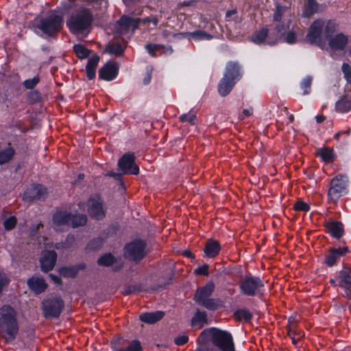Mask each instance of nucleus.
<instances>
[{
    "label": "nucleus",
    "mask_w": 351,
    "mask_h": 351,
    "mask_svg": "<svg viewBox=\"0 0 351 351\" xmlns=\"http://www.w3.org/2000/svg\"><path fill=\"white\" fill-rule=\"evenodd\" d=\"M342 71L347 82L351 83V66L348 63H343L342 65Z\"/></svg>",
    "instance_id": "obj_49"
},
{
    "label": "nucleus",
    "mask_w": 351,
    "mask_h": 351,
    "mask_svg": "<svg viewBox=\"0 0 351 351\" xmlns=\"http://www.w3.org/2000/svg\"><path fill=\"white\" fill-rule=\"evenodd\" d=\"M287 14H290V10L288 8L277 5L273 16L274 21L280 23Z\"/></svg>",
    "instance_id": "obj_35"
},
{
    "label": "nucleus",
    "mask_w": 351,
    "mask_h": 351,
    "mask_svg": "<svg viewBox=\"0 0 351 351\" xmlns=\"http://www.w3.org/2000/svg\"><path fill=\"white\" fill-rule=\"evenodd\" d=\"M40 93L37 90H34L28 93L27 95V102L30 104L38 103L40 101Z\"/></svg>",
    "instance_id": "obj_44"
},
{
    "label": "nucleus",
    "mask_w": 351,
    "mask_h": 351,
    "mask_svg": "<svg viewBox=\"0 0 351 351\" xmlns=\"http://www.w3.org/2000/svg\"><path fill=\"white\" fill-rule=\"evenodd\" d=\"M145 49L148 53L153 57L157 56V53L162 54H171L173 49L170 46H165L162 45L149 43L145 45Z\"/></svg>",
    "instance_id": "obj_25"
},
{
    "label": "nucleus",
    "mask_w": 351,
    "mask_h": 351,
    "mask_svg": "<svg viewBox=\"0 0 351 351\" xmlns=\"http://www.w3.org/2000/svg\"><path fill=\"white\" fill-rule=\"evenodd\" d=\"M312 83V77H306L304 78L301 84L302 87L304 89V94L308 93V88H310Z\"/></svg>",
    "instance_id": "obj_51"
},
{
    "label": "nucleus",
    "mask_w": 351,
    "mask_h": 351,
    "mask_svg": "<svg viewBox=\"0 0 351 351\" xmlns=\"http://www.w3.org/2000/svg\"><path fill=\"white\" fill-rule=\"evenodd\" d=\"M99 61V57L95 55L91 57L86 66V76L89 80H93L95 77L96 69Z\"/></svg>",
    "instance_id": "obj_29"
},
{
    "label": "nucleus",
    "mask_w": 351,
    "mask_h": 351,
    "mask_svg": "<svg viewBox=\"0 0 351 351\" xmlns=\"http://www.w3.org/2000/svg\"><path fill=\"white\" fill-rule=\"evenodd\" d=\"M78 271H79V269L77 267L72 266V267H62L60 269V273L61 276H62L63 277L74 278L76 276Z\"/></svg>",
    "instance_id": "obj_41"
},
{
    "label": "nucleus",
    "mask_w": 351,
    "mask_h": 351,
    "mask_svg": "<svg viewBox=\"0 0 351 351\" xmlns=\"http://www.w3.org/2000/svg\"><path fill=\"white\" fill-rule=\"evenodd\" d=\"M63 16L56 11H50L47 16L42 17L36 27L49 37H56L63 27Z\"/></svg>",
    "instance_id": "obj_4"
},
{
    "label": "nucleus",
    "mask_w": 351,
    "mask_h": 351,
    "mask_svg": "<svg viewBox=\"0 0 351 351\" xmlns=\"http://www.w3.org/2000/svg\"><path fill=\"white\" fill-rule=\"evenodd\" d=\"M267 33L268 29L263 27L253 34L252 40L256 44H261L263 42L267 43Z\"/></svg>",
    "instance_id": "obj_36"
},
{
    "label": "nucleus",
    "mask_w": 351,
    "mask_h": 351,
    "mask_svg": "<svg viewBox=\"0 0 351 351\" xmlns=\"http://www.w3.org/2000/svg\"><path fill=\"white\" fill-rule=\"evenodd\" d=\"M14 154L15 151L11 147L0 152V165L8 162L13 158Z\"/></svg>",
    "instance_id": "obj_39"
},
{
    "label": "nucleus",
    "mask_w": 351,
    "mask_h": 351,
    "mask_svg": "<svg viewBox=\"0 0 351 351\" xmlns=\"http://www.w3.org/2000/svg\"><path fill=\"white\" fill-rule=\"evenodd\" d=\"M241 78L240 66L237 62L227 64L223 77L218 84V92L222 97L228 95Z\"/></svg>",
    "instance_id": "obj_3"
},
{
    "label": "nucleus",
    "mask_w": 351,
    "mask_h": 351,
    "mask_svg": "<svg viewBox=\"0 0 351 351\" xmlns=\"http://www.w3.org/2000/svg\"><path fill=\"white\" fill-rule=\"evenodd\" d=\"M40 82L38 76H35L32 79H28L23 82V86L27 89H33Z\"/></svg>",
    "instance_id": "obj_47"
},
{
    "label": "nucleus",
    "mask_w": 351,
    "mask_h": 351,
    "mask_svg": "<svg viewBox=\"0 0 351 351\" xmlns=\"http://www.w3.org/2000/svg\"><path fill=\"white\" fill-rule=\"evenodd\" d=\"M348 177L343 174H338L330 180L327 197L330 204L336 205L339 199L348 193Z\"/></svg>",
    "instance_id": "obj_6"
},
{
    "label": "nucleus",
    "mask_w": 351,
    "mask_h": 351,
    "mask_svg": "<svg viewBox=\"0 0 351 351\" xmlns=\"http://www.w3.org/2000/svg\"><path fill=\"white\" fill-rule=\"evenodd\" d=\"M118 167L123 174L137 175L139 168L135 163V156L132 152L124 154L119 160Z\"/></svg>",
    "instance_id": "obj_11"
},
{
    "label": "nucleus",
    "mask_w": 351,
    "mask_h": 351,
    "mask_svg": "<svg viewBox=\"0 0 351 351\" xmlns=\"http://www.w3.org/2000/svg\"><path fill=\"white\" fill-rule=\"evenodd\" d=\"M221 250L220 243L217 240L208 239L205 243L204 252L205 256L213 258L217 256Z\"/></svg>",
    "instance_id": "obj_24"
},
{
    "label": "nucleus",
    "mask_w": 351,
    "mask_h": 351,
    "mask_svg": "<svg viewBox=\"0 0 351 351\" xmlns=\"http://www.w3.org/2000/svg\"><path fill=\"white\" fill-rule=\"evenodd\" d=\"M349 252L348 247H339V248H330L328 253L326 254L325 263L329 266L332 267L336 264L337 260L342 256L345 255Z\"/></svg>",
    "instance_id": "obj_21"
},
{
    "label": "nucleus",
    "mask_w": 351,
    "mask_h": 351,
    "mask_svg": "<svg viewBox=\"0 0 351 351\" xmlns=\"http://www.w3.org/2000/svg\"><path fill=\"white\" fill-rule=\"evenodd\" d=\"M338 285L344 290V296L351 299V268H345L339 272Z\"/></svg>",
    "instance_id": "obj_15"
},
{
    "label": "nucleus",
    "mask_w": 351,
    "mask_h": 351,
    "mask_svg": "<svg viewBox=\"0 0 351 351\" xmlns=\"http://www.w3.org/2000/svg\"><path fill=\"white\" fill-rule=\"evenodd\" d=\"M47 189L42 184H34L29 187L24 193V197L27 201L45 199L47 195Z\"/></svg>",
    "instance_id": "obj_16"
},
{
    "label": "nucleus",
    "mask_w": 351,
    "mask_h": 351,
    "mask_svg": "<svg viewBox=\"0 0 351 351\" xmlns=\"http://www.w3.org/2000/svg\"><path fill=\"white\" fill-rule=\"evenodd\" d=\"M87 217L85 215H73L71 214L70 226L77 228L83 226L86 223Z\"/></svg>",
    "instance_id": "obj_37"
},
{
    "label": "nucleus",
    "mask_w": 351,
    "mask_h": 351,
    "mask_svg": "<svg viewBox=\"0 0 351 351\" xmlns=\"http://www.w3.org/2000/svg\"><path fill=\"white\" fill-rule=\"evenodd\" d=\"M324 227L328 233L337 239H340L343 234V225L340 221H326L324 222Z\"/></svg>",
    "instance_id": "obj_22"
},
{
    "label": "nucleus",
    "mask_w": 351,
    "mask_h": 351,
    "mask_svg": "<svg viewBox=\"0 0 351 351\" xmlns=\"http://www.w3.org/2000/svg\"><path fill=\"white\" fill-rule=\"evenodd\" d=\"M106 175L108 176H110V177H113L114 178H115L117 180H121V178H122V175L121 173H114V172H112V171L108 172Z\"/></svg>",
    "instance_id": "obj_58"
},
{
    "label": "nucleus",
    "mask_w": 351,
    "mask_h": 351,
    "mask_svg": "<svg viewBox=\"0 0 351 351\" xmlns=\"http://www.w3.org/2000/svg\"><path fill=\"white\" fill-rule=\"evenodd\" d=\"M317 155L319 156L325 162H332L335 158L333 150L329 147L317 149Z\"/></svg>",
    "instance_id": "obj_34"
},
{
    "label": "nucleus",
    "mask_w": 351,
    "mask_h": 351,
    "mask_svg": "<svg viewBox=\"0 0 351 351\" xmlns=\"http://www.w3.org/2000/svg\"><path fill=\"white\" fill-rule=\"evenodd\" d=\"M73 51L75 52L76 56L80 59L86 58L90 53V51L84 45L81 44L75 45L73 46Z\"/></svg>",
    "instance_id": "obj_38"
},
{
    "label": "nucleus",
    "mask_w": 351,
    "mask_h": 351,
    "mask_svg": "<svg viewBox=\"0 0 351 351\" xmlns=\"http://www.w3.org/2000/svg\"><path fill=\"white\" fill-rule=\"evenodd\" d=\"M207 323L208 317L206 312L197 309L191 319V326L193 327H197L200 329Z\"/></svg>",
    "instance_id": "obj_27"
},
{
    "label": "nucleus",
    "mask_w": 351,
    "mask_h": 351,
    "mask_svg": "<svg viewBox=\"0 0 351 351\" xmlns=\"http://www.w3.org/2000/svg\"><path fill=\"white\" fill-rule=\"evenodd\" d=\"M125 48V43L119 41H114L108 44L106 51L116 56H121Z\"/></svg>",
    "instance_id": "obj_31"
},
{
    "label": "nucleus",
    "mask_w": 351,
    "mask_h": 351,
    "mask_svg": "<svg viewBox=\"0 0 351 351\" xmlns=\"http://www.w3.org/2000/svg\"><path fill=\"white\" fill-rule=\"evenodd\" d=\"M326 119V117L324 115H319L316 117V121L318 123L324 122Z\"/></svg>",
    "instance_id": "obj_64"
},
{
    "label": "nucleus",
    "mask_w": 351,
    "mask_h": 351,
    "mask_svg": "<svg viewBox=\"0 0 351 351\" xmlns=\"http://www.w3.org/2000/svg\"><path fill=\"white\" fill-rule=\"evenodd\" d=\"M93 21L91 11L86 8L80 9L73 13L66 24L71 33L79 34H88Z\"/></svg>",
    "instance_id": "obj_2"
},
{
    "label": "nucleus",
    "mask_w": 351,
    "mask_h": 351,
    "mask_svg": "<svg viewBox=\"0 0 351 351\" xmlns=\"http://www.w3.org/2000/svg\"><path fill=\"white\" fill-rule=\"evenodd\" d=\"M184 256L188 258H194V254L189 250H185L183 253Z\"/></svg>",
    "instance_id": "obj_63"
},
{
    "label": "nucleus",
    "mask_w": 351,
    "mask_h": 351,
    "mask_svg": "<svg viewBox=\"0 0 351 351\" xmlns=\"http://www.w3.org/2000/svg\"><path fill=\"white\" fill-rule=\"evenodd\" d=\"M324 21L322 19L315 20L310 26L306 40L311 44H315L319 47L324 44L322 34L324 30Z\"/></svg>",
    "instance_id": "obj_12"
},
{
    "label": "nucleus",
    "mask_w": 351,
    "mask_h": 351,
    "mask_svg": "<svg viewBox=\"0 0 351 351\" xmlns=\"http://www.w3.org/2000/svg\"><path fill=\"white\" fill-rule=\"evenodd\" d=\"M208 265L206 264H204V265L197 267L195 269V274L197 275H201V276H208Z\"/></svg>",
    "instance_id": "obj_50"
},
{
    "label": "nucleus",
    "mask_w": 351,
    "mask_h": 351,
    "mask_svg": "<svg viewBox=\"0 0 351 351\" xmlns=\"http://www.w3.org/2000/svg\"><path fill=\"white\" fill-rule=\"evenodd\" d=\"M29 289L36 295H39L45 291L48 285L43 278L32 276L27 281Z\"/></svg>",
    "instance_id": "obj_20"
},
{
    "label": "nucleus",
    "mask_w": 351,
    "mask_h": 351,
    "mask_svg": "<svg viewBox=\"0 0 351 351\" xmlns=\"http://www.w3.org/2000/svg\"><path fill=\"white\" fill-rule=\"evenodd\" d=\"M339 25L335 20H329L325 25L324 36L328 40L331 37L334 36V34L337 32Z\"/></svg>",
    "instance_id": "obj_33"
},
{
    "label": "nucleus",
    "mask_w": 351,
    "mask_h": 351,
    "mask_svg": "<svg viewBox=\"0 0 351 351\" xmlns=\"http://www.w3.org/2000/svg\"><path fill=\"white\" fill-rule=\"evenodd\" d=\"M199 38L202 39H210V38H212V36L210 35L207 34L206 33L202 32H201L199 34Z\"/></svg>",
    "instance_id": "obj_62"
},
{
    "label": "nucleus",
    "mask_w": 351,
    "mask_h": 351,
    "mask_svg": "<svg viewBox=\"0 0 351 351\" xmlns=\"http://www.w3.org/2000/svg\"><path fill=\"white\" fill-rule=\"evenodd\" d=\"M234 317L237 320L250 322L252 318V313L247 309L243 308L234 313Z\"/></svg>",
    "instance_id": "obj_40"
},
{
    "label": "nucleus",
    "mask_w": 351,
    "mask_h": 351,
    "mask_svg": "<svg viewBox=\"0 0 351 351\" xmlns=\"http://www.w3.org/2000/svg\"><path fill=\"white\" fill-rule=\"evenodd\" d=\"M119 67L115 62H108L99 71L100 79L110 81L116 77L118 74Z\"/></svg>",
    "instance_id": "obj_19"
},
{
    "label": "nucleus",
    "mask_w": 351,
    "mask_h": 351,
    "mask_svg": "<svg viewBox=\"0 0 351 351\" xmlns=\"http://www.w3.org/2000/svg\"><path fill=\"white\" fill-rule=\"evenodd\" d=\"M16 223V217L15 216H12L4 221L3 227L6 230L10 231L15 228Z\"/></svg>",
    "instance_id": "obj_46"
},
{
    "label": "nucleus",
    "mask_w": 351,
    "mask_h": 351,
    "mask_svg": "<svg viewBox=\"0 0 351 351\" xmlns=\"http://www.w3.org/2000/svg\"><path fill=\"white\" fill-rule=\"evenodd\" d=\"M141 21L139 18L134 19L128 15H123L117 22V28L121 34H125L130 30L134 32L138 28Z\"/></svg>",
    "instance_id": "obj_14"
},
{
    "label": "nucleus",
    "mask_w": 351,
    "mask_h": 351,
    "mask_svg": "<svg viewBox=\"0 0 351 351\" xmlns=\"http://www.w3.org/2000/svg\"><path fill=\"white\" fill-rule=\"evenodd\" d=\"M101 245V240L100 239H95L91 241L88 245V247L90 249L95 250L98 247H99Z\"/></svg>",
    "instance_id": "obj_56"
},
{
    "label": "nucleus",
    "mask_w": 351,
    "mask_h": 351,
    "mask_svg": "<svg viewBox=\"0 0 351 351\" xmlns=\"http://www.w3.org/2000/svg\"><path fill=\"white\" fill-rule=\"evenodd\" d=\"M114 351H142L141 342L138 340L132 341L126 348H117L113 347Z\"/></svg>",
    "instance_id": "obj_42"
},
{
    "label": "nucleus",
    "mask_w": 351,
    "mask_h": 351,
    "mask_svg": "<svg viewBox=\"0 0 351 351\" xmlns=\"http://www.w3.org/2000/svg\"><path fill=\"white\" fill-rule=\"evenodd\" d=\"M53 221L57 226H70L71 213L66 211H58L53 215Z\"/></svg>",
    "instance_id": "obj_26"
},
{
    "label": "nucleus",
    "mask_w": 351,
    "mask_h": 351,
    "mask_svg": "<svg viewBox=\"0 0 351 351\" xmlns=\"http://www.w3.org/2000/svg\"><path fill=\"white\" fill-rule=\"evenodd\" d=\"M57 259V254L54 250L45 251L40 258V267L44 272H48L53 269Z\"/></svg>",
    "instance_id": "obj_17"
},
{
    "label": "nucleus",
    "mask_w": 351,
    "mask_h": 351,
    "mask_svg": "<svg viewBox=\"0 0 351 351\" xmlns=\"http://www.w3.org/2000/svg\"><path fill=\"white\" fill-rule=\"evenodd\" d=\"M179 119L182 122H189L191 125H195L197 123L196 114L192 112H189L187 114H182Z\"/></svg>",
    "instance_id": "obj_45"
},
{
    "label": "nucleus",
    "mask_w": 351,
    "mask_h": 351,
    "mask_svg": "<svg viewBox=\"0 0 351 351\" xmlns=\"http://www.w3.org/2000/svg\"><path fill=\"white\" fill-rule=\"evenodd\" d=\"M165 315V313L163 311H156V312H152V313H145L140 315L139 318L140 319L147 324H154L161 319Z\"/></svg>",
    "instance_id": "obj_28"
},
{
    "label": "nucleus",
    "mask_w": 351,
    "mask_h": 351,
    "mask_svg": "<svg viewBox=\"0 0 351 351\" xmlns=\"http://www.w3.org/2000/svg\"><path fill=\"white\" fill-rule=\"evenodd\" d=\"M49 276H50V278L52 279V280H53V282H55L56 283H57V284H60V283L62 282L61 279H60V277H58V276H56V275H53V274H51L49 275Z\"/></svg>",
    "instance_id": "obj_61"
},
{
    "label": "nucleus",
    "mask_w": 351,
    "mask_h": 351,
    "mask_svg": "<svg viewBox=\"0 0 351 351\" xmlns=\"http://www.w3.org/2000/svg\"><path fill=\"white\" fill-rule=\"evenodd\" d=\"M103 204V201L99 195H95L88 199V212L92 218L100 220L105 217L106 211Z\"/></svg>",
    "instance_id": "obj_13"
},
{
    "label": "nucleus",
    "mask_w": 351,
    "mask_h": 351,
    "mask_svg": "<svg viewBox=\"0 0 351 351\" xmlns=\"http://www.w3.org/2000/svg\"><path fill=\"white\" fill-rule=\"evenodd\" d=\"M64 306V302L60 297H53L44 300L41 303V310L46 319L60 317Z\"/></svg>",
    "instance_id": "obj_9"
},
{
    "label": "nucleus",
    "mask_w": 351,
    "mask_h": 351,
    "mask_svg": "<svg viewBox=\"0 0 351 351\" xmlns=\"http://www.w3.org/2000/svg\"><path fill=\"white\" fill-rule=\"evenodd\" d=\"M289 26L282 23H278L273 28L268 29L267 44L274 45L285 34Z\"/></svg>",
    "instance_id": "obj_18"
},
{
    "label": "nucleus",
    "mask_w": 351,
    "mask_h": 351,
    "mask_svg": "<svg viewBox=\"0 0 351 351\" xmlns=\"http://www.w3.org/2000/svg\"><path fill=\"white\" fill-rule=\"evenodd\" d=\"M135 291H136V287L135 286H130L124 291V294L129 295V294L134 293Z\"/></svg>",
    "instance_id": "obj_60"
},
{
    "label": "nucleus",
    "mask_w": 351,
    "mask_h": 351,
    "mask_svg": "<svg viewBox=\"0 0 351 351\" xmlns=\"http://www.w3.org/2000/svg\"><path fill=\"white\" fill-rule=\"evenodd\" d=\"M343 134H345V135H346L347 136H349V134H350V129H348V130H346V131H344V132H339L337 133V134L335 135V137H334V138H335L336 140L339 141V137H340L341 135H343Z\"/></svg>",
    "instance_id": "obj_59"
},
{
    "label": "nucleus",
    "mask_w": 351,
    "mask_h": 351,
    "mask_svg": "<svg viewBox=\"0 0 351 351\" xmlns=\"http://www.w3.org/2000/svg\"><path fill=\"white\" fill-rule=\"evenodd\" d=\"M115 261V258L111 254H106L99 258L97 263L101 266L108 267L112 265Z\"/></svg>",
    "instance_id": "obj_43"
},
{
    "label": "nucleus",
    "mask_w": 351,
    "mask_h": 351,
    "mask_svg": "<svg viewBox=\"0 0 351 351\" xmlns=\"http://www.w3.org/2000/svg\"><path fill=\"white\" fill-rule=\"evenodd\" d=\"M215 288V284L212 281L208 282L204 287L197 288L194 295L195 302L210 311L217 310L221 306L220 300L209 298Z\"/></svg>",
    "instance_id": "obj_5"
},
{
    "label": "nucleus",
    "mask_w": 351,
    "mask_h": 351,
    "mask_svg": "<svg viewBox=\"0 0 351 351\" xmlns=\"http://www.w3.org/2000/svg\"><path fill=\"white\" fill-rule=\"evenodd\" d=\"M19 331L16 311L9 305H3L0 308V337L5 343H10L16 339Z\"/></svg>",
    "instance_id": "obj_1"
},
{
    "label": "nucleus",
    "mask_w": 351,
    "mask_h": 351,
    "mask_svg": "<svg viewBox=\"0 0 351 351\" xmlns=\"http://www.w3.org/2000/svg\"><path fill=\"white\" fill-rule=\"evenodd\" d=\"M319 5L316 0H306L304 5L302 15L304 17H310L317 12Z\"/></svg>",
    "instance_id": "obj_30"
},
{
    "label": "nucleus",
    "mask_w": 351,
    "mask_h": 351,
    "mask_svg": "<svg viewBox=\"0 0 351 351\" xmlns=\"http://www.w3.org/2000/svg\"><path fill=\"white\" fill-rule=\"evenodd\" d=\"M252 114V108L250 109H244L241 114H239V119L240 120H243L245 117H250Z\"/></svg>",
    "instance_id": "obj_57"
},
{
    "label": "nucleus",
    "mask_w": 351,
    "mask_h": 351,
    "mask_svg": "<svg viewBox=\"0 0 351 351\" xmlns=\"http://www.w3.org/2000/svg\"><path fill=\"white\" fill-rule=\"evenodd\" d=\"M296 40H297L296 35L293 32H289L285 38L286 42L289 44L295 43L296 42Z\"/></svg>",
    "instance_id": "obj_55"
},
{
    "label": "nucleus",
    "mask_w": 351,
    "mask_h": 351,
    "mask_svg": "<svg viewBox=\"0 0 351 351\" xmlns=\"http://www.w3.org/2000/svg\"><path fill=\"white\" fill-rule=\"evenodd\" d=\"M209 332L212 335V341L221 351H228L234 346L231 335L216 328H211Z\"/></svg>",
    "instance_id": "obj_10"
},
{
    "label": "nucleus",
    "mask_w": 351,
    "mask_h": 351,
    "mask_svg": "<svg viewBox=\"0 0 351 351\" xmlns=\"http://www.w3.org/2000/svg\"><path fill=\"white\" fill-rule=\"evenodd\" d=\"M289 330H288V335L293 340V343H296V340H295V332L293 331V328H294L295 326V323H292L291 322V319H289Z\"/></svg>",
    "instance_id": "obj_54"
},
{
    "label": "nucleus",
    "mask_w": 351,
    "mask_h": 351,
    "mask_svg": "<svg viewBox=\"0 0 351 351\" xmlns=\"http://www.w3.org/2000/svg\"><path fill=\"white\" fill-rule=\"evenodd\" d=\"M265 287L263 280L258 276H245L239 282L241 292L247 296L263 295Z\"/></svg>",
    "instance_id": "obj_7"
},
{
    "label": "nucleus",
    "mask_w": 351,
    "mask_h": 351,
    "mask_svg": "<svg viewBox=\"0 0 351 351\" xmlns=\"http://www.w3.org/2000/svg\"><path fill=\"white\" fill-rule=\"evenodd\" d=\"M147 243L140 239L128 243L124 248V256L129 261L139 263L147 254Z\"/></svg>",
    "instance_id": "obj_8"
},
{
    "label": "nucleus",
    "mask_w": 351,
    "mask_h": 351,
    "mask_svg": "<svg viewBox=\"0 0 351 351\" xmlns=\"http://www.w3.org/2000/svg\"><path fill=\"white\" fill-rule=\"evenodd\" d=\"M336 110L340 112H347L351 110V97L345 95L336 103Z\"/></svg>",
    "instance_id": "obj_32"
},
{
    "label": "nucleus",
    "mask_w": 351,
    "mask_h": 351,
    "mask_svg": "<svg viewBox=\"0 0 351 351\" xmlns=\"http://www.w3.org/2000/svg\"><path fill=\"white\" fill-rule=\"evenodd\" d=\"M189 341V337L186 335L179 336L174 339V342L178 346H182Z\"/></svg>",
    "instance_id": "obj_53"
},
{
    "label": "nucleus",
    "mask_w": 351,
    "mask_h": 351,
    "mask_svg": "<svg viewBox=\"0 0 351 351\" xmlns=\"http://www.w3.org/2000/svg\"><path fill=\"white\" fill-rule=\"evenodd\" d=\"M141 23H143V24H146L148 23H152L155 26H156L158 23V18L156 16H150L144 19H141Z\"/></svg>",
    "instance_id": "obj_52"
},
{
    "label": "nucleus",
    "mask_w": 351,
    "mask_h": 351,
    "mask_svg": "<svg viewBox=\"0 0 351 351\" xmlns=\"http://www.w3.org/2000/svg\"><path fill=\"white\" fill-rule=\"evenodd\" d=\"M293 208L297 211L307 212L310 210V206L303 201H297L294 204Z\"/></svg>",
    "instance_id": "obj_48"
},
{
    "label": "nucleus",
    "mask_w": 351,
    "mask_h": 351,
    "mask_svg": "<svg viewBox=\"0 0 351 351\" xmlns=\"http://www.w3.org/2000/svg\"><path fill=\"white\" fill-rule=\"evenodd\" d=\"M328 45L334 51L343 50L348 42V36L343 33L337 34L328 40Z\"/></svg>",
    "instance_id": "obj_23"
}]
</instances>
